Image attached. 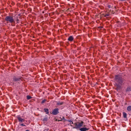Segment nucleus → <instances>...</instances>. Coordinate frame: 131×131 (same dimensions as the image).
<instances>
[{"instance_id":"1","label":"nucleus","mask_w":131,"mask_h":131,"mask_svg":"<svg viewBox=\"0 0 131 131\" xmlns=\"http://www.w3.org/2000/svg\"><path fill=\"white\" fill-rule=\"evenodd\" d=\"M115 90L117 91V92H119L120 90H121V85L123 83V79L120 75H116L115 76Z\"/></svg>"},{"instance_id":"8","label":"nucleus","mask_w":131,"mask_h":131,"mask_svg":"<svg viewBox=\"0 0 131 131\" xmlns=\"http://www.w3.org/2000/svg\"><path fill=\"white\" fill-rule=\"evenodd\" d=\"M73 39H74V38H73V36H70L68 39V40H69V41H73Z\"/></svg>"},{"instance_id":"13","label":"nucleus","mask_w":131,"mask_h":131,"mask_svg":"<svg viewBox=\"0 0 131 131\" xmlns=\"http://www.w3.org/2000/svg\"><path fill=\"white\" fill-rule=\"evenodd\" d=\"M127 111H131V106H128L127 107Z\"/></svg>"},{"instance_id":"21","label":"nucleus","mask_w":131,"mask_h":131,"mask_svg":"<svg viewBox=\"0 0 131 131\" xmlns=\"http://www.w3.org/2000/svg\"><path fill=\"white\" fill-rule=\"evenodd\" d=\"M19 21V19H16V22H18Z\"/></svg>"},{"instance_id":"9","label":"nucleus","mask_w":131,"mask_h":131,"mask_svg":"<svg viewBox=\"0 0 131 131\" xmlns=\"http://www.w3.org/2000/svg\"><path fill=\"white\" fill-rule=\"evenodd\" d=\"M131 91V86H128L126 89V92H130Z\"/></svg>"},{"instance_id":"10","label":"nucleus","mask_w":131,"mask_h":131,"mask_svg":"<svg viewBox=\"0 0 131 131\" xmlns=\"http://www.w3.org/2000/svg\"><path fill=\"white\" fill-rule=\"evenodd\" d=\"M63 104H64L63 102H57V105H58V106H62V105H63Z\"/></svg>"},{"instance_id":"19","label":"nucleus","mask_w":131,"mask_h":131,"mask_svg":"<svg viewBox=\"0 0 131 131\" xmlns=\"http://www.w3.org/2000/svg\"><path fill=\"white\" fill-rule=\"evenodd\" d=\"M44 131H49V129L48 128L45 129L44 130Z\"/></svg>"},{"instance_id":"24","label":"nucleus","mask_w":131,"mask_h":131,"mask_svg":"<svg viewBox=\"0 0 131 131\" xmlns=\"http://www.w3.org/2000/svg\"><path fill=\"white\" fill-rule=\"evenodd\" d=\"M63 119H65V117H63Z\"/></svg>"},{"instance_id":"22","label":"nucleus","mask_w":131,"mask_h":131,"mask_svg":"<svg viewBox=\"0 0 131 131\" xmlns=\"http://www.w3.org/2000/svg\"><path fill=\"white\" fill-rule=\"evenodd\" d=\"M108 8H109V9H110V8H111L110 5L108 6Z\"/></svg>"},{"instance_id":"3","label":"nucleus","mask_w":131,"mask_h":131,"mask_svg":"<svg viewBox=\"0 0 131 131\" xmlns=\"http://www.w3.org/2000/svg\"><path fill=\"white\" fill-rule=\"evenodd\" d=\"M83 123H84L82 121H81V122H78L77 123H75V128H79L80 129V128H81L82 126H83Z\"/></svg>"},{"instance_id":"12","label":"nucleus","mask_w":131,"mask_h":131,"mask_svg":"<svg viewBox=\"0 0 131 131\" xmlns=\"http://www.w3.org/2000/svg\"><path fill=\"white\" fill-rule=\"evenodd\" d=\"M127 116V114H126V113H123V116L124 118H126Z\"/></svg>"},{"instance_id":"15","label":"nucleus","mask_w":131,"mask_h":131,"mask_svg":"<svg viewBox=\"0 0 131 131\" xmlns=\"http://www.w3.org/2000/svg\"><path fill=\"white\" fill-rule=\"evenodd\" d=\"M43 121H48V118H45L43 119Z\"/></svg>"},{"instance_id":"25","label":"nucleus","mask_w":131,"mask_h":131,"mask_svg":"<svg viewBox=\"0 0 131 131\" xmlns=\"http://www.w3.org/2000/svg\"><path fill=\"white\" fill-rule=\"evenodd\" d=\"M125 1H126V0H123V2H125Z\"/></svg>"},{"instance_id":"5","label":"nucleus","mask_w":131,"mask_h":131,"mask_svg":"<svg viewBox=\"0 0 131 131\" xmlns=\"http://www.w3.org/2000/svg\"><path fill=\"white\" fill-rule=\"evenodd\" d=\"M17 119L20 123H22V122H25V119L23 118V117H21L20 115L17 116Z\"/></svg>"},{"instance_id":"4","label":"nucleus","mask_w":131,"mask_h":131,"mask_svg":"<svg viewBox=\"0 0 131 131\" xmlns=\"http://www.w3.org/2000/svg\"><path fill=\"white\" fill-rule=\"evenodd\" d=\"M59 108H56L53 109L52 111V113H51V114H52V115H58L59 114Z\"/></svg>"},{"instance_id":"23","label":"nucleus","mask_w":131,"mask_h":131,"mask_svg":"<svg viewBox=\"0 0 131 131\" xmlns=\"http://www.w3.org/2000/svg\"><path fill=\"white\" fill-rule=\"evenodd\" d=\"M120 1H121V2H123V0H120Z\"/></svg>"},{"instance_id":"6","label":"nucleus","mask_w":131,"mask_h":131,"mask_svg":"<svg viewBox=\"0 0 131 131\" xmlns=\"http://www.w3.org/2000/svg\"><path fill=\"white\" fill-rule=\"evenodd\" d=\"M14 81H20L21 80V77H16L13 78Z\"/></svg>"},{"instance_id":"7","label":"nucleus","mask_w":131,"mask_h":131,"mask_svg":"<svg viewBox=\"0 0 131 131\" xmlns=\"http://www.w3.org/2000/svg\"><path fill=\"white\" fill-rule=\"evenodd\" d=\"M79 130H80V131H88V130H89V128H88L86 127H81V128H80Z\"/></svg>"},{"instance_id":"17","label":"nucleus","mask_w":131,"mask_h":131,"mask_svg":"<svg viewBox=\"0 0 131 131\" xmlns=\"http://www.w3.org/2000/svg\"><path fill=\"white\" fill-rule=\"evenodd\" d=\"M45 102H46V100H42V102H41V103L43 104V103H45Z\"/></svg>"},{"instance_id":"11","label":"nucleus","mask_w":131,"mask_h":131,"mask_svg":"<svg viewBox=\"0 0 131 131\" xmlns=\"http://www.w3.org/2000/svg\"><path fill=\"white\" fill-rule=\"evenodd\" d=\"M45 112H46V114H49V108H45L44 109Z\"/></svg>"},{"instance_id":"16","label":"nucleus","mask_w":131,"mask_h":131,"mask_svg":"<svg viewBox=\"0 0 131 131\" xmlns=\"http://www.w3.org/2000/svg\"><path fill=\"white\" fill-rule=\"evenodd\" d=\"M20 125L21 126H25V125H24V124H23V123L20 124Z\"/></svg>"},{"instance_id":"20","label":"nucleus","mask_w":131,"mask_h":131,"mask_svg":"<svg viewBox=\"0 0 131 131\" xmlns=\"http://www.w3.org/2000/svg\"><path fill=\"white\" fill-rule=\"evenodd\" d=\"M56 121H62V120H56Z\"/></svg>"},{"instance_id":"14","label":"nucleus","mask_w":131,"mask_h":131,"mask_svg":"<svg viewBox=\"0 0 131 131\" xmlns=\"http://www.w3.org/2000/svg\"><path fill=\"white\" fill-rule=\"evenodd\" d=\"M32 97L30 96H27V100H30V99H31Z\"/></svg>"},{"instance_id":"18","label":"nucleus","mask_w":131,"mask_h":131,"mask_svg":"<svg viewBox=\"0 0 131 131\" xmlns=\"http://www.w3.org/2000/svg\"><path fill=\"white\" fill-rule=\"evenodd\" d=\"M109 16V14H105L104 17H108Z\"/></svg>"},{"instance_id":"2","label":"nucleus","mask_w":131,"mask_h":131,"mask_svg":"<svg viewBox=\"0 0 131 131\" xmlns=\"http://www.w3.org/2000/svg\"><path fill=\"white\" fill-rule=\"evenodd\" d=\"M5 20L7 21V23H15V20H14V17L12 16H7L5 17Z\"/></svg>"}]
</instances>
